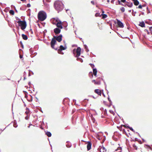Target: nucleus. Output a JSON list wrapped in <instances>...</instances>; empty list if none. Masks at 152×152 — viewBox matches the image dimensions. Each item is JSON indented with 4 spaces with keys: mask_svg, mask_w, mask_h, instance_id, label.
Returning a JSON list of instances; mask_svg holds the SVG:
<instances>
[{
    "mask_svg": "<svg viewBox=\"0 0 152 152\" xmlns=\"http://www.w3.org/2000/svg\"><path fill=\"white\" fill-rule=\"evenodd\" d=\"M54 6L55 9L58 12L63 10L64 7V5L61 1H56L54 3Z\"/></svg>",
    "mask_w": 152,
    "mask_h": 152,
    "instance_id": "1",
    "label": "nucleus"
},
{
    "mask_svg": "<svg viewBox=\"0 0 152 152\" xmlns=\"http://www.w3.org/2000/svg\"><path fill=\"white\" fill-rule=\"evenodd\" d=\"M37 18L40 20L44 21L47 18L46 13L43 11H40L38 13Z\"/></svg>",
    "mask_w": 152,
    "mask_h": 152,
    "instance_id": "2",
    "label": "nucleus"
},
{
    "mask_svg": "<svg viewBox=\"0 0 152 152\" xmlns=\"http://www.w3.org/2000/svg\"><path fill=\"white\" fill-rule=\"evenodd\" d=\"M15 22H17L19 26L20 27V28L22 30L24 31V29L27 26L26 22L24 20H19L17 21H15Z\"/></svg>",
    "mask_w": 152,
    "mask_h": 152,
    "instance_id": "3",
    "label": "nucleus"
},
{
    "mask_svg": "<svg viewBox=\"0 0 152 152\" xmlns=\"http://www.w3.org/2000/svg\"><path fill=\"white\" fill-rule=\"evenodd\" d=\"M81 49L80 47L77 48H74L72 50V53L75 57H79L80 55Z\"/></svg>",
    "mask_w": 152,
    "mask_h": 152,
    "instance_id": "4",
    "label": "nucleus"
},
{
    "mask_svg": "<svg viewBox=\"0 0 152 152\" xmlns=\"http://www.w3.org/2000/svg\"><path fill=\"white\" fill-rule=\"evenodd\" d=\"M116 20H112V21L115 24H117L118 26L121 28H123L124 27V24L119 20L116 19Z\"/></svg>",
    "mask_w": 152,
    "mask_h": 152,
    "instance_id": "5",
    "label": "nucleus"
},
{
    "mask_svg": "<svg viewBox=\"0 0 152 152\" xmlns=\"http://www.w3.org/2000/svg\"><path fill=\"white\" fill-rule=\"evenodd\" d=\"M56 40L54 38H52L50 43V45L51 48L56 50H58V48H55L54 47L56 43Z\"/></svg>",
    "mask_w": 152,
    "mask_h": 152,
    "instance_id": "6",
    "label": "nucleus"
},
{
    "mask_svg": "<svg viewBox=\"0 0 152 152\" xmlns=\"http://www.w3.org/2000/svg\"><path fill=\"white\" fill-rule=\"evenodd\" d=\"M66 44H65L64 46L62 45H60L59 48H58V50H57L58 53H61V52L62 50H65L66 49Z\"/></svg>",
    "mask_w": 152,
    "mask_h": 152,
    "instance_id": "7",
    "label": "nucleus"
},
{
    "mask_svg": "<svg viewBox=\"0 0 152 152\" xmlns=\"http://www.w3.org/2000/svg\"><path fill=\"white\" fill-rule=\"evenodd\" d=\"M53 31L56 35H58L59 34L61 31L60 30V29L59 28H56L53 29Z\"/></svg>",
    "mask_w": 152,
    "mask_h": 152,
    "instance_id": "8",
    "label": "nucleus"
},
{
    "mask_svg": "<svg viewBox=\"0 0 152 152\" xmlns=\"http://www.w3.org/2000/svg\"><path fill=\"white\" fill-rule=\"evenodd\" d=\"M92 143L90 141L87 142V150L88 151L90 150L91 148Z\"/></svg>",
    "mask_w": 152,
    "mask_h": 152,
    "instance_id": "9",
    "label": "nucleus"
},
{
    "mask_svg": "<svg viewBox=\"0 0 152 152\" xmlns=\"http://www.w3.org/2000/svg\"><path fill=\"white\" fill-rule=\"evenodd\" d=\"M63 36L62 34H60L59 35L57 36L56 39V40L58 42H60L62 40Z\"/></svg>",
    "mask_w": 152,
    "mask_h": 152,
    "instance_id": "10",
    "label": "nucleus"
},
{
    "mask_svg": "<svg viewBox=\"0 0 152 152\" xmlns=\"http://www.w3.org/2000/svg\"><path fill=\"white\" fill-rule=\"evenodd\" d=\"M98 151H100V152H104V150L105 151H106L105 148L103 146L102 147L101 146H100L99 148H98Z\"/></svg>",
    "mask_w": 152,
    "mask_h": 152,
    "instance_id": "11",
    "label": "nucleus"
},
{
    "mask_svg": "<svg viewBox=\"0 0 152 152\" xmlns=\"http://www.w3.org/2000/svg\"><path fill=\"white\" fill-rule=\"evenodd\" d=\"M69 99L68 98H65L63 100V104L66 105V104H69Z\"/></svg>",
    "mask_w": 152,
    "mask_h": 152,
    "instance_id": "12",
    "label": "nucleus"
},
{
    "mask_svg": "<svg viewBox=\"0 0 152 152\" xmlns=\"http://www.w3.org/2000/svg\"><path fill=\"white\" fill-rule=\"evenodd\" d=\"M53 24L54 25H55L57 28H59L61 25L62 24V21L61 20H59L58 22L56 23H53Z\"/></svg>",
    "mask_w": 152,
    "mask_h": 152,
    "instance_id": "13",
    "label": "nucleus"
},
{
    "mask_svg": "<svg viewBox=\"0 0 152 152\" xmlns=\"http://www.w3.org/2000/svg\"><path fill=\"white\" fill-rule=\"evenodd\" d=\"M19 57L21 59L23 58V50L21 49H20L19 50Z\"/></svg>",
    "mask_w": 152,
    "mask_h": 152,
    "instance_id": "14",
    "label": "nucleus"
},
{
    "mask_svg": "<svg viewBox=\"0 0 152 152\" xmlns=\"http://www.w3.org/2000/svg\"><path fill=\"white\" fill-rule=\"evenodd\" d=\"M107 99L110 103V104H107V106H108V107H110L111 105H112V102L111 100L110 99L109 97V96L108 95V97H107Z\"/></svg>",
    "mask_w": 152,
    "mask_h": 152,
    "instance_id": "15",
    "label": "nucleus"
},
{
    "mask_svg": "<svg viewBox=\"0 0 152 152\" xmlns=\"http://www.w3.org/2000/svg\"><path fill=\"white\" fill-rule=\"evenodd\" d=\"M94 91L95 93L101 96V92L99 89H96Z\"/></svg>",
    "mask_w": 152,
    "mask_h": 152,
    "instance_id": "16",
    "label": "nucleus"
},
{
    "mask_svg": "<svg viewBox=\"0 0 152 152\" xmlns=\"http://www.w3.org/2000/svg\"><path fill=\"white\" fill-rule=\"evenodd\" d=\"M100 133H102V134H103V133L101 132H99L98 133H96V138L97 139H98L99 140H101L102 139V138L101 137L99 136V134Z\"/></svg>",
    "mask_w": 152,
    "mask_h": 152,
    "instance_id": "17",
    "label": "nucleus"
},
{
    "mask_svg": "<svg viewBox=\"0 0 152 152\" xmlns=\"http://www.w3.org/2000/svg\"><path fill=\"white\" fill-rule=\"evenodd\" d=\"M66 143H67V144L66 145V146L67 147L69 148L72 146V144L69 141H67Z\"/></svg>",
    "mask_w": 152,
    "mask_h": 152,
    "instance_id": "18",
    "label": "nucleus"
},
{
    "mask_svg": "<svg viewBox=\"0 0 152 152\" xmlns=\"http://www.w3.org/2000/svg\"><path fill=\"white\" fill-rule=\"evenodd\" d=\"M139 26H140L142 27H145V23L143 21L140 22Z\"/></svg>",
    "mask_w": 152,
    "mask_h": 152,
    "instance_id": "19",
    "label": "nucleus"
},
{
    "mask_svg": "<svg viewBox=\"0 0 152 152\" xmlns=\"http://www.w3.org/2000/svg\"><path fill=\"white\" fill-rule=\"evenodd\" d=\"M21 36L22 37L23 39L24 40H27L28 39V37L27 36L24 34H22L21 35Z\"/></svg>",
    "mask_w": 152,
    "mask_h": 152,
    "instance_id": "20",
    "label": "nucleus"
},
{
    "mask_svg": "<svg viewBox=\"0 0 152 152\" xmlns=\"http://www.w3.org/2000/svg\"><path fill=\"white\" fill-rule=\"evenodd\" d=\"M30 53L31 55V58H33L34 56H33L32 54H33L34 50H33L32 48H31L29 49Z\"/></svg>",
    "mask_w": 152,
    "mask_h": 152,
    "instance_id": "21",
    "label": "nucleus"
},
{
    "mask_svg": "<svg viewBox=\"0 0 152 152\" xmlns=\"http://www.w3.org/2000/svg\"><path fill=\"white\" fill-rule=\"evenodd\" d=\"M45 134L48 137H50L52 135L51 133L49 131H47L46 132Z\"/></svg>",
    "mask_w": 152,
    "mask_h": 152,
    "instance_id": "22",
    "label": "nucleus"
},
{
    "mask_svg": "<svg viewBox=\"0 0 152 152\" xmlns=\"http://www.w3.org/2000/svg\"><path fill=\"white\" fill-rule=\"evenodd\" d=\"M75 57L77 58L76 60L77 61H80L81 63L83 62V61L82 58L79 57Z\"/></svg>",
    "mask_w": 152,
    "mask_h": 152,
    "instance_id": "23",
    "label": "nucleus"
},
{
    "mask_svg": "<svg viewBox=\"0 0 152 152\" xmlns=\"http://www.w3.org/2000/svg\"><path fill=\"white\" fill-rule=\"evenodd\" d=\"M9 13L11 15H14L15 14V12L13 10H11L9 11Z\"/></svg>",
    "mask_w": 152,
    "mask_h": 152,
    "instance_id": "24",
    "label": "nucleus"
},
{
    "mask_svg": "<svg viewBox=\"0 0 152 152\" xmlns=\"http://www.w3.org/2000/svg\"><path fill=\"white\" fill-rule=\"evenodd\" d=\"M118 4L121 5H122L123 6H126V4H123V3H121V1H120L119 0H118Z\"/></svg>",
    "mask_w": 152,
    "mask_h": 152,
    "instance_id": "25",
    "label": "nucleus"
},
{
    "mask_svg": "<svg viewBox=\"0 0 152 152\" xmlns=\"http://www.w3.org/2000/svg\"><path fill=\"white\" fill-rule=\"evenodd\" d=\"M152 146V145H151ZM145 146H148V147L147 148L149 149H150L151 150H152V148L149 145H147V144H145L144 147L146 148Z\"/></svg>",
    "mask_w": 152,
    "mask_h": 152,
    "instance_id": "26",
    "label": "nucleus"
},
{
    "mask_svg": "<svg viewBox=\"0 0 152 152\" xmlns=\"http://www.w3.org/2000/svg\"><path fill=\"white\" fill-rule=\"evenodd\" d=\"M128 4H126V6H127L129 7H131L133 6V3L132 2H131L130 4V3L129 4L128 3Z\"/></svg>",
    "mask_w": 152,
    "mask_h": 152,
    "instance_id": "27",
    "label": "nucleus"
},
{
    "mask_svg": "<svg viewBox=\"0 0 152 152\" xmlns=\"http://www.w3.org/2000/svg\"><path fill=\"white\" fill-rule=\"evenodd\" d=\"M68 26V23L67 22L65 21L63 22V26L64 27H67Z\"/></svg>",
    "mask_w": 152,
    "mask_h": 152,
    "instance_id": "28",
    "label": "nucleus"
},
{
    "mask_svg": "<svg viewBox=\"0 0 152 152\" xmlns=\"http://www.w3.org/2000/svg\"><path fill=\"white\" fill-rule=\"evenodd\" d=\"M102 16V18L103 19L107 17V15L104 14H102L101 16Z\"/></svg>",
    "mask_w": 152,
    "mask_h": 152,
    "instance_id": "29",
    "label": "nucleus"
},
{
    "mask_svg": "<svg viewBox=\"0 0 152 152\" xmlns=\"http://www.w3.org/2000/svg\"><path fill=\"white\" fill-rule=\"evenodd\" d=\"M134 4L135 6H137L139 4V2L138 0H137L135 2H134Z\"/></svg>",
    "mask_w": 152,
    "mask_h": 152,
    "instance_id": "30",
    "label": "nucleus"
},
{
    "mask_svg": "<svg viewBox=\"0 0 152 152\" xmlns=\"http://www.w3.org/2000/svg\"><path fill=\"white\" fill-rule=\"evenodd\" d=\"M93 71L94 74H96L97 73V70L96 68H93Z\"/></svg>",
    "mask_w": 152,
    "mask_h": 152,
    "instance_id": "31",
    "label": "nucleus"
},
{
    "mask_svg": "<svg viewBox=\"0 0 152 152\" xmlns=\"http://www.w3.org/2000/svg\"><path fill=\"white\" fill-rule=\"evenodd\" d=\"M89 75L90 77L91 78H92L93 77V73L91 72H90L89 73Z\"/></svg>",
    "mask_w": 152,
    "mask_h": 152,
    "instance_id": "32",
    "label": "nucleus"
},
{
    "mask_svg": "<svg viewBox=\"0 0 152 152\" xmlns=\"http://www.w3.org/2000/svg\"><path fill=\"white\" fill-rule=\"evenodd\" d=\"M123 133L124 134H125L128 137H129V135L126 133L124 129L123 130Z\"/></svg>",
    "mask_w": 152,
    "mask_h": 152,
    "instance_id": "33",
    "label": "nucleus"
},
{
    "mask_svg": "<svg viewBox=\"0 0 152 152\" xmlns=\"http://www.w3.org/2000/svg\"><path fill=\"white\" fill-rule=\"evenodd\" d=\"M95 16L96 17H101V15H100L99 13L97 12L95 14Z\"/></svg>",
    "mask_w": 152,
    "mask_h": 152,
    "instance_id": "34",
    "label": "nucleus"
},
{
    "mask_svg": "<svg viewBox=\"0 0 152 152\" xmlns=\"http://www.w3.org/2000/svg\"><path fill=\"white\" fill-rule=\"evenodd\" d=\"M29 96H30V99H27V100H28V102H31L32 101V99H33V98H32V96L31 95H29Z\"/></svg>",
    "mask_w": 152,
    "mask_h": 152,
    "instance_id": "35",
    "label": "nucleus"
},
{
    "mask_svg": "<svg viewBox=\"0 0 152 152\" xmlns=\"http://www.w3.org/2000/svg\"><path fill=\"white\" fill-rule=\"evenodd\" d=\"M112 138L115 141H117L118 140V139L117 138L115 137L114 135H113V136Z\"/></svg>",
    "mask_w": 152,
    "mask_h": 152,
    "instance_id": "36",
    "label": "nucleus"
},
{
    "mask_svg": "<svg viewBox=\"0 0 152 152\" xmlns=\"http://www.w3.org/2000/svg\"><path fill=\"white\" fill-rule=\"evenodd\" d=\"M11 8H12V7H14V9L15 10V12H16L17 13L18 12V10H16V7H15V6H14V5H11Z\"/></svg>",
    "mask_w": 152,
    "mask_h": 152,
    "instance_id": "37",
    "label": "nucleus"
},
{
    "mask_svg": "<svg viewBox=\"0 0 152 152\" xmlns=\"http://www.w3.org/2000/svg\"><path fill=\"white\" fill-rule=\"evenodd\" d=\"M101 82L100 81H98L95 82V85H100V84Z\"/></svg>",
    "mask_w": 152,
    "mask_h": 152,
    "instance_id": "38",
    "label": "nucleus"
},
{
    "mask_svg": "<svg viewBox=\"0 0 152 152\" xmlns=\"http://www.w3.org/2000/svg\"><path fill=\"white\" fill-rule=\"evenodd\" d=\"M9 8L10 7H7L4 10V11L6 12H7L9 10Z\"/></svg>",
    "mask_w": 152,
    "mask_h": 152,
    "instance_id": "39",
    "label": "nucleus"
},
{
    "mask_svg": "<svg viewBox=\"0 0 152 152\" xmlns=\"http://www.w3.org/2000/svg\"><path fill=\"white\" fill-rule=\"evenodd\" d=\"M26 7H20V10H22V11H24L26 10Z\"/></svg>",
    "mask_w": 152,
    "mask_h": 152,
    "instance_id": "40",
    "label": "nucleus"
},
{
    "mask_svg": "<svg viewBox=\"0 0 152 152\" xmlns=\"http://www.w3.org/2000/svg\"><path fill=\"white\" fill-rule=\"evenodd\" d=\"M120 10L123 12L125 11V9L124 7H122L120 8Z\"/></svg>",
    "mask_w": 152,
    "mask_h": 152,
    "instance_id": "41",
    "label": "nucleus"
},
{
    "mask_svg": "<svg viewBox=\"0 0 152 152\" xmlns=\"http://www.w3.org/2000/svg\"><path fill=\"white\" fill-rule=\"evenodd\" d=\"M54 20H55V21L56 22H58L59 21V20H60L59 18H53Z\"/></svg>",
    "mask_w": 152,
    "mask_h": 152,
    "instance_id": "42",
    "label": "nucleus"
},
{
    "mask_svg": "<svg viewBox=\"0 0 152 152\" xmlns=\"http://www.w3.org/2000/svg\"><path fill=\"white\" fill-rule=\"evenodd\" d=\"M133 146L134 148L135 149V150H137V146L135 145V144H133Z\"/></svg>",
    "mask_w": 152,
    "mask_h": 152,
    "instance_id": "43",
    "label": "nucleus"
},
{
    "mask_svg": "<svg viewBox=\"0 0 152 152\" xmlns=\"http://www.w3.org/2000/svg\"><path fill=\"white\" fill-rule=\"evenodd\" d=\"M39 48V45H35L34 47V48L35 50H37Z\"/></svg>",
    "mask_w": 152,
    "mask_h": 152,
    "instance_id": "44",
    "label": "nucleus"
},
{
    "mask_svg": "<svg viewBox=\"0 0 152 152\" xmlns=\"http://www.w3.org/2000/svg\"><path fill=\"white\" fill-rule=\"evenodd\" d=\"M14 127L15 128H16L18 126V125L17 124V122L16 121L15 122H14L13 124Z\"/></svg>",
    "mask_w": 152,
    "mask_h": 152,
    "instance_id": "45",
    "label": "nucleus"
},
{
    "mask_svg": "<svg viewBox=\"0 0 152 152\" xmlns=\"http://www.w3.org/2000/svg\"><path fill=\"white\" fill-rule=\"evenodd\" d=\"M20 45L21 46V47L22 48H24V45L23 44V43L21 41H20Z\"/></svg>",
    "mask_w": 152,
    "mask_h": 152,
    "instance_id": "46",
    "label": "nucleus"
},
{
    "mask_svg": "<svg viewBox=\"0 0 152 152\" xmlns=\"http://www.w3.org/2000/svg\"><path fill=\"white\" fill-rule=\"evenodd\" d=\"M127 127L128 129H129L132 131H134V130L132 127H131L130 126H128Z\"/></svg>",
    "mask_w": 152,
    "mask_h": 152,
    "instance_id": "47",
    "label": "nucleus"
},
{
    "mask_svg": "<svg viewBox=\"0 0 152 152\" xmlns=\"http://www.w3.org/2000/svg\"><path fill=\"white\" fill-rule=\"evenodd\" d=\"M89 65H90L91 67L93 69V68H94V67L95 66H94V64H90Z\"/></svg>",
    "mask_w": 152,
    "mask_h": 152,
    "instance_id": "48",
    "label": "nucleus"
},
{
    "mask_svg": "<svg viewBox=\"0 0 152 152\" xmlns=\"http://www.w3.org/2000/svg\"><path fill=\"white\" fill-rule=\"evenodd\" d=\"M109 112L110 113L113 114V115H115V113L112 110H109Z\"/></svg>",
    "mask_w": 152,
    "mask_h": 152,
    "instance_id": "49",
    "label": "nucleus"
},
{
    "mask_svg": "<svg viewBox=\"0 0 152 152\" xmlns=\"http://www.w3.org/2000/svg\"><path fill=\"white\" fill-rule=\"evenodd\" d=\"M113 22L112 21V20L111 21H109L108 22V23L109 24L110 27H111V26H112V22Z\"/></svg>",
    "mask_w": 152,
    "mask_h": 152,
    "instance_id": "50",
    "label": "nucleus"
},
{
    "mask_svg": "<svg viewBox=\"0 0 152 152\" xmlns=\"http://www.w3.org/2000/svg\"><path fill=\"white\" fill-rule=\"evenodd\" d=\"M122 149V148L121 147H118V148L116 149L115 150V151H117L118 150H121Z\"/></svg>",
    "mask_w": 152,
    "mask_h": 152,
    "instance_id": "51",
    "label": "nucleus"
},
{
    "mask_svg": "<svg viewBox=\"0 0 152 152\" xmlns=\"http://www.w3.org/2000/svg\"><path fill=\"white\" fill-rule=\"evenodd\" d=\"M121 1L123 3H127L129 4V3L128 1H126V0H121Z\"/></svg>",
    "mask_w": 152,
    "mask_h": 152,
    "instance_id": "52",
    "label": "nucleus"
},
{
    "mask_svg": "<svg viewBox=\"0 0 152 152\" xmlns=\"http://www.w3.org/2000/svg\"><path fill=\"white\" fill-rule=\"evenodd\" d=\"M104 114L105 115H107V110L106 109H105L104 110Z\"/></svg>",
    "mask_w": 152,
    "mask_h": 152,
    "instance_id": "53",
    "label": "nucleus"
},
{
    "mask_svg": "<svg viewBox=\"0 0 152 152\" xmlns=\"http://www.w3.org/2000/svg\"><path fill=\"white\" fill-rule=\"evenodd\" d=\"M106 140V137L105 136H104V138L103 139L102 141V143H104V142Z\"/></svg>",
    "mask_w": 152,
    "mask_h": 152,
    "instance_id": "54",
    "label": "nucleus"
},
{
    "mask_svg": "<svg viewBox=\"0 0 152 152\" xmlns=\"http://www.w3.org/2000/svg\"><path fill=\"white\" fill-rule=\"evenodd\" d=\"M144 31L145 32H147L148 34L149 35L150 34V32L148 31V30L147 29H145L144 30Z\"/></svg>",
    "mask_w": 152,
    "mask_h": 152,
    "instance_id": "55",
    "label": "nucleus"
},
{
    "mask_svg": "<svg viewBox=\"0 0 152 152\" xmlns=\"http://www.w3.org/2000/svg\"><path fill=\"white\" fill-rule=\"evenodd\" d=\"M29 118V116H28V115H27L25 118L26 120H28Z\"/></svg>",
    "mask_w": 152,
    "mask_h": 152,
    "instance_id": "56",
    "label": "nucleus"
},
{
    "mask_svg": "<svg viewBox=\"0 0 152 152\" xmlns=\"http://www.w3.org/2000/svg\"><path fill=\"white\" fill-rule=\"evenodd\" d=\"M142 6L141 5V4H140L138 6V8L139 9H141L142 8Z\"/></svg>",
    "mask_w": 152,
    "mask_h": 152,
    "instance_id": "57",
    "label": "nucleus"
},
{
    "mask_svg": "<svg viewBox=\"0 0 152 152\" xmlns=\"http://www.w3.org/2000/svg\"><path fill=\"white\" fill-rule=\"evenodd\" d=\"M63 28V26L61 25L59 27V28L60 29V30L61 31V29H62Z\"/></svg>",
    "mask_w": 152,
    "mask_h": 152,
    "instance_id": "58",
    "label": "nucleus"
},
{
    "mask_svg": "<svg viewBox=\"0 0 152 152\" xmlns=\"http://www.w3.org/2000/svg\"><path fill=\"white\" fill-rule=\"evenodd\" d=\"M15 18L16 19V20H18V21H19V20H21L18 17H16V16L15 17Z\"/></svg>",
    "mask_w": 152,
    "mask_h": 152,
    "instance_id": "59",
    "label": "nucleus"
},
{
    "mask_svg": "<svg viewBox=\"0 0 152 152\" xmlns=\"http://www.w3.org/2000/svg\"><path fill=\"white\" fill-rule=\"evenodd\" d=\"M84 48L85 49H86L88 48L87 46L86 45H84Z\"/></svg>",
    "mask_w": 152,
    "mask_h": 152,
    "instance_id": "60",
    "label": "nucleus"
},
{
    "mask_svg": "<svg viewBox=\"0 0 152 152\" xmlns=\"http://www.w3.org/2000/svg\"><path fill=\"white\" fill-rule=\"evenodd\" d=\"M149 30L151 33H152V26L149 27Z\"/></svg>",
    "mask_w": 152,
    "mask_h": 152,
    "instance_id": "61",
    "label": "nucleus"
},
{
    "mask_svg": "<svg viewBox=\"0 0 152 152\" xmlns=\"http://www.w3.org/2000/svg\"><path fill=\"white\" fill-rule=\"evenodd\" d=\"M44 41V42L45 43H46V44L47 45H49V42H47L45 41V40H44V41Z\"/></svg>",
    "mask_w": 152,
    "mask_h": 152,
    "instance_id": "62",
    "label": "nucleus"
},
{
    "mask_svg": "<svg viewBox=\"0 0 152 152\" xmlns=\"http://www.w3.org/2000/svg\"><path fill=\"white\" fill-rule=\"evenodd\" d=\"M26 6L28 7H31V5L29 3H28L27 4Z\"/></svg>",
    "mask_w": 152,
    "mask_h": 152,
    "instance_id": "63",
    "label": "nucleus"
},
{
    "mask_svg": "<svg viewBox=\"0 0 152 152\" xmlns=\"http://www.w3.org/2000/svg\"><path fill=\"white\" fill-rule=\"evenodd\" d=\"M28 94H25V98H26L27 99H27V98H28Z\"/></svg>",
    "mask_w": 152,
    "mask_h": 152,
    "instance_id": "64",
    "label": "nucleus"
}]
</instances>
